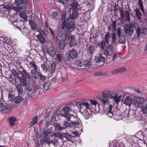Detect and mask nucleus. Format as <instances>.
Instances as JSON below:
<instances>
[{"label": "nucleus", "mask_w": 147, "mask_h": 147, "mask_svg": "<svg viewBox=\"0 0 147 147\" xmlns=\"http://www.w3.org/2000/svg\"><path fill=\"white\" fill-rule=\"evenodd\" d=\"M133 99L135 100L134 101H140L142 100H146V99H144L142 98H138L136 97H133Z\"/></svg>", "instance_id": "nucleus-58"}, {"label": "nucleus", "mask_w": 147, "mask_h": 147, "mask_svg": "<svg viewBox=\"0 0 147 147\" xmlns=\"http://www.w3.org/2000/svg\"><path fill=\"white\" fill-rule=\"evenodd\" d=\"M136 28V24L134 22H133L128 24H125L124 26V28H127L130 30L135 29Z\"/></svg>", "instance_id": "nucleus-19"}, {"label": "nucleus", "mask_w": 147, "mask_h": 147, "mask_svg": "<svg viewBox=\"0 0 147 147\" xmlns=\"http://www.w3.org/2000/svg\"><path fill=\"white\" fill-rule=\"evenodd\" d=\"M76 65L78 66L81 67L83 66V64L80 61H77Z\"/></svg>", "instance_id": "nucleus-61"}, {"label": "nucleus", "mask_w": 147, "mask_h": 147, "mask_svg": "<svg viewBox=\"0 0 147 147\" xmlns=\"http://www.w3.org/2000/svg\"><path fill=\"white\" fill-rule=\"evenodd\" d=\"M135 15L139 20H141L142 14L140 10L138 8H136L134 10Z\"/></svg>", "instance_id": "nucleus-27"}, {"label": "nucleus", "mask_w": 147, "mask_h": 147, "mask_svg": "<svg viewBox=\"0 0 147 147\" xmlns=\"http://www.w3.org/2000/svg\"><path fill=\"white\" fill-rule=\"evenodd\" d=\"M53 113L51 111L49 112V113L47 115V117L48 118L51 117L52 118L53 117Z\"/></svg>", "instance_id": "nucleus-63"}, {"label": "nucleus", "mask_w": 147, "mask_h": 147, "mask_svg": "<svg viewBox=\"0 0 147 147\" xmlns=\"http://www.w3.org/2000/svg\"><path fill=\"white\" fill-rule=\"evenodd\" d=\"M75 28V24L73 22H71L68 24L66 23L65 22H63L61 25V28L59 30L58 36L61 37L64 36L65 34L67 32L70 33L72 32Z\"/></svg>", "instance_id": "nucleus-1"}, {"label": "nucleus", "mask_w": 147, "mask_h": 147, "mask_svg": "<svg viewBox=\"0 0 147 147\" xmlns=\"http://www.w3.org/2000/svg\"><path fill=\"white\" fill-rule=\"evenodd\" d=\"M71 14V11L70 10L67 11L65 13H64L62 15V20H63L64 19L65 21L64 22H65L66 23L68 24L69 23H68L67 21L69 19Z\"/></svg>", "instance_id": "nucleus-15"}, {"label": "nucleus", "mask_w": 147, "mask_h": 147, "mask_svg": "<svg viewBox=\"0 0 147 147\" xmlns=\"http://www.w3.org/2000/svg\"><path fill=\"white\" fill-rule=\"evenodd\" d=\"M136 31L137 34V36L139 38L140 36V33H141L142 32V28L140 29V27H138Z\"/></svg>", "instance_id": "nucleus-53"}, {"label": "nucleus", "mask_w": 147, "mask_h": 147, "mask_svg": "<svg viewBox=\"0 0 147 147\" xmlns=\"http://www.w3.org/2000/svg\"><path fill=\"white\" fill-rule=\"evenodd\" d=\"M64 36L65 39L64 40H66L68 38L70 46L72 47L74 46L76 42L75 37L74 36H69V34L68 33H65Z\"/></svg>", "instance_id": "nucleus-8"}, {"label": "nucleus", "mask_w": 147, "mask_h": 147, "mask_svg": "<svg viewBox=\"0 0 147 147\" xmlns=\"http://www.w3.org/2000/svg\"><path fill=\"white\" fill-rule=\"evenodd\" d=\"M64 39H65V38H63L62 39V40H59L60 49L61 50H63L65 46V40H64Z\"/></svg>", "instance_id": "nucleus-31"}, {"label": "nucleus", "mask_w": 147, "mask_h": 147, "mask_svg": "<svg viewBox=\"0 0 147 147\" xmlns=\"http://www.w3.org/2000/svg\"><path fill=\"white\" fill-rule=\"evenodd\" d=\"M100 103L103 106V110L105 111V109L106 108L107 105H111L108 103V100L107 99H103L101 98L100 100Z\"/></svg>", "instance_id": "nucleus-18"}, {"label": "nucleus", "mask_w": 147, "mask_h": 147, "mask_svg": "<svg viewBox=\"0 0 147 147\" xmlns=\"http://www.w3.org/2000/svg\"><path fill=\"white\" fill-rule=\"evenodd\" d=\"M47 52L49 56L52 57H54L56 54V51L53 46H50L48 48Z\"/></svg>", "instance_id": "nucleus-17"}, {"label": "nucleus", "mask_w": 147, "mask_h": 147, "mask_svg": "<svg viewBox=\"0 0 147 147\" xmlns=\"http://www.w3.org/2000/svg\"><path fill=\"white\" fill-rule=\"evenodd\" d=\"M3 39L4 42L7 44L10 43L11 42L10 38L7 37H4L3 38Z\"/></svg>", "instance_id": "nucleus-49"}, {"label": "nucleus", "mask_w": 147, "mask_h": 147, "mask_svg": "<svg viewBox=\"0 0 147 147\" xmlns=\"http://www.w3.org/2000/svg\"><path fill=\"white\" fill-rule=\"evenodd\" d=\"M146 101V100H142L140 101H134V105L135 107L137 108H141V106L142 105V103L144 102H145Z\"/></svg>", "instance_id": "nucleus-28"}, {"label": "nucleus", "mask_w": 147, "mask_h": 147, "mask_svg": "<svg viewBox=\"0 0 147 147\" xmlns=\"http://www.w3.org/2000/svg\"><path fill=\"white\" fill-rule=\"evenodd\" d=\"M13 106L12 105L7 103L1 110V112L4 113H11L13 110Z\"/></svg>", "instance_id": "nucleus-10"}, {"label": "nucleus", "mask_w": 147, "mask_h": 147, "mask_svg": "<svg viewBox=\"0 0 147 147\" xmlns=\"http://www.w3.org/2000/svg\"><path fill=\"white\" fill-rule=\"evenodd\" d=\"M124 30L125 33L127 34L129 36L132 35L134 32V30H130L127 28H124Z\"/></svg>", "instance_id": "nucleus-33"}, {"label": "nucleus", "mask_w": 147, "mask_h": 147, "mask_svg": "<svg viewBox=\"0 0 147 147\" xmlns=\"http://www.w3.org/2000/svg\"><path fill=\"white\" fill-rule=\"evenodd\" d=\"M91 105H93L94 106V107L96 106V105H97V102L95 100H90Z\"/></svg>", "instance_id": "nucleus-62"}, {"label": "nucleus", "mask_w": 147, "mask_h": 147, "mask_svg": "<svg viewBox=\"0 0 147 147\" xmlns=\"http://www.w3.org/2000/svg\"><path fill=\"white\" fill-rule=\"evenodd\" d=\"M23 85L21 83L17 84L16 86V89L18 93L20 95H22L24 93Z\"/></svg>", "instance_id": "nucleus-20"}, {"label": "nucleus", "mask_w": 147, "mask_h": 147, "mask_svg": "<svg viewBox=\"0 0 147 147\" xmlns=\"http://www.w3.org/2000/svg\"><path fill=\"white\" fill-rule=\"evenodd\" d=\"M49 66L50 69V72H51L52 73H53L55 71L56 68L55 63L53 62H50L49 65Z\"/></svg>", "instance_id": "nucleus-29"}, {"label": "nucleus", "mask_w": 147, "mask_h": 147, "mask_svg": "<svg viewBox=\"0 0 147 147\" xmlns=\"http://www.w3.org/2000/svg\"><path fill=\"white\" fill-rule=\"evenodd\" d=\"M121 16L122 19H123L125 18V19L128 22H129L131 21L130 14L128 10H125L123 13V16Z\"/></svg>", "instance_id": "nucleus-16"}, {"label": "nucleus", "mask_w": 147, "mask_h": 147, "mask_svg": "<svg viewBox=\"0 0 147 147\" xmlns=\"http://www.w3.org/2000/svg\"><path fill=\"white\" fill-rule=\"evenodd\" d=\"M63 136L65 138L67 141H70L71 138L73 137V136L68 133H63Z\"/></svg>", "instance_id": "nucleus-38"}, {"label": "nucleus", "mask_w": 147, "mask_h": 147, "mask_svg": "<svg viewBox=\"0 0 147 147\" xmlns=\"http://www.w3.org/2000/svg\"><path fill=\"white\" fill-rule=\"evenodd\" d=\"M81 112L83 114L84 117L86 119H87L89 118L91 113L90 110L81 111Z\"/></svg>", "instance_id": "nucleus-25"}, {"label": "nucleus", "mask_w": 147, "mask_h": 147, "mask_svg": "<svg viewBox=\"0 0 147 147\" xmlns=\"http://www.w3.org/2000/svg\"><path fill=\"white\" fill-rule=\"evenodd\" d=\"M63 55L59 54L57 55V58L59 62H61L63 61Z\"/></svg>", "instance_id": "nucleus-50"}, {"label": "nucleus", "mask_w": 147, "mask_h": 147, "mask_svg": "<svg viewBox=\"0 0 147 147\" xmlns=\"http://www.w3.org/2000/svg\"><path fill=\"white\" fill-rule=\"evenodd\" d=\"M134 100L132 98L130 97H127L125 99L124 103L126 105L130 106L132 104Z\"/></svg>", "instance_id": "nucleus-23"}, {"label": "nucleus", "mask_w": 147, "mask_h": 147, "mask_svg": "<svg viewBox=\"0 0 147 147\" xmlns=\"http://www.w3.org/2000/svg\"><path fill=\"white\" fill-rule=\"evenodd\" d=\"M80 107V111L90 110L91 105L89 104L87 102H82L80 103L79 105Z\"/></svg>", "instance_id": "nucleus-11"}, {"label": "nucleus", "mask_w": 147, "mask_h": 147, "mask_svg": "<svg viewBox=\"0 0 147 147\" xmlns=\"http://www.w3.org/2000/svg\"><path fill=\"white\" fill-rule=\"evenodd\" d=\"M70 111V107L68 105L64 107L62 110V116L65 118L67 121H70L71 115L69 114Z\"/></svg>", "instance_id": "nucleus-7"}, {"label": "nucleus", "mask_w": 147, "mask_h": 147, "mask_svg": "<svg viewBox=\"0 0 147 147\" xmlns=\"http://www.w3.org/2000/svg\"><path fill=\"white\" fill-rule=\"evenodd\" d=\"M143 3V1L142 0H139V6L140 9L143 13H144L145 12V11L144 9Z\"/></svg>", "instance_id": "nucleus-43"}, {"label": "nucleus", "mask_w": 147, "mask_h": 147, "mask_svg": "<svg viewBox=\"0 0 147 147\" xmlns=\"http://www.w3.org/2000/svg\"><path fill=\"white\" fill-rule=\"evenodd\" d=\"M104 53L107 57V56H112L114 52V47L112 44L109 45L108 47H106L104 50Z\"/></svg>", "instance_id": "nucleus-9"}, {"label": "nucleus", "mask_w": 147, "mask_h": 147, "mask_svg": "<svg viewBox=\"0 0 147 147\" xmlns=\"http://www.w3.org/2000/svg\"><path fill=\"white\" fill-rule=\"evenodd\" d=\"M29 24L32 29L34 30L36 29V24L32 20H30L29 22Z\"/></svg>", "instance_id": "nucleus-37"}, {"label": "nucleus", "mask_w": 147, "mask_h": 147, "mask_svg": "<svg viewBox=\"0 0 147 147\" xmlns=\"http://www.w3.org/2000/svg\"><path fill=\"white\" fill-rule=\"evenodd\" d=\"M36 63L34 61H31L30 63V68L32 69L31 70L34 71L38 70V67L37 66Z\"/></svg>", "instance_id": "nucleus-24"}, {"label": "nucleus", "mask_w": 147, "mask_h": 147, "mask_svg": "<svg viewBox=\"0 0 147 147\" xmlns=\"http://www.w3.org/2000/svg\"><path fill=\"white\" fill-rule=\"evenodd\" d=\"M51 131L49 129L47 130H45L43 132L44 135L45 136H47L49 134H51Z\"/></svg>", "instance_id": "nucleus-56"}, {"label": "nucleus", "mask_w": 147, "mask_h": 147, "mask_svg": "<svg viewBox=\"0 0 147 147\" xmlns=\"http://www.w3.org/2000/svg\"><path fill=\"white\" fill-rule=\"evenodd\" d=\"M7 103L3 98H0V107L1 109L5 106Z\"/></svg>", "instance_id": "nucleus-47"}, {"label": "nucleus", "mask_w": 147, "mask_h": 147, "mask_svg": "<svg viewBox=\"0 0 147 147\" xmlns=\"http://www.w3.org/2000/svg\"><path fill=\"white\" fill-rule=\"evenodd\" d=\"M51 85V83L49 81L46 82L43 85L44 89L46 90H48L50 88Z\"/></svg>", "instance_id": "nucleus-42"}, {"label": "nucleus", "mask_w": 147, "mask_h": 147, "mask_svg": "<svg viewBox=\"0 0 147 147\" xmlns=\"http://www.w3.org/2000/svg\"><path fill=\"white\" fill-rule=\"evenodd\" d=\"M72 14L71 16V18L72 20H74L78 17L79 15V13L78 10H73Z\"/></svg>", "instance_id": "nucleus-35"}, {"label": "nucleus", "mask_w": 147, "mask_h": 147, "mask_svg": "<svg viewBox=\"0 0 147 147\" xmlns=\"http://www.w3.org/2000/svg\"><path fill=\"white\" fill-rule=\"evenodd\" d=\"M77 55L76 50L75 49H73L69 51V54L67 53L65 54V60L67 61L71 62L77 57Z\"/></svg>", "instance_id": "nucleus-5"}, {"label": "nucleus", "mask_w": 147, "mask_h": 147, "mask_svg": "<svg viewBox=\"0 0 147 147\" xmlns=\"http://www.w3.org/2000/svg\"><path fill=\"white\" fill-rule=\"evenodd\" d=\"M126 70V69L125 67H120L119 68L116 69L111 71L112 74H117L118 73H121L123 72Z\"/></svg>", "instance_id": "nucleus-21"}, {"label": "nucleus", "mask_w": 147, "mask_h": 147, "mask_svg": "<svg viewBox=\"0 0 147 147\" xmlns=\"http://www.w3.org/2000/svg\"><path fill=\"white\" fill-rule=\"evenodd\" d=\"M111 92L109 90H105L102 93L103 98H107L109 97L110 96H111Z\"/></svg>", "instance_id": "nucleus-34"}, {"label": "nucleus", "mask_w": 147, "mask_h": 147, "mask_svg": "<svg viewBox=\"0 0 147 147\" xmlns=\"http://www.w3.org/2000/svg\"><path fill=\"white\" fill-rule=\"evenodd\" d=\"M84 65L85 67H90L91 65L90 62L89 61L87 62L86 63H84Z\"/></svg>", "instance_id": "nucleus-64"}, {"label": "nucleus", "mask_w": 147, "mask_h": 147, "mask_svg": "<svg viewBox=\"0 0 147 147\" xmlns=\"http://www.w3.org/2000/svg\"><path fill=\"white\" fill-rule=\"evenodd\" d=\"M70 121L71 124L75 127L78 126L81 123V121L78 116L75 117L72 115Z\"/></svg>", "instance_id": "nucleus-12"}, {"label": "nucleus", "mask_w": 147, "mask_h": 147, "mask_svg": "<svg viewBox=\"0 0 147 147\" xmlns=\"http://www.w3.org/2000/svg\"><path fill=\"white\" fill-rule=\"evenodd\" d=\"M110 38V33L109 32H107L105 34L104 38L100 42L97 44V45L100 47L101 50H105L106 46L109 44Z\"/></svg>", "instance_id": "nucleus-4"}, {"label": "nucleus", "mask_w": 147, "mask_h": 147, "mask_svg": "<svg viewBox=\"0 0 147 147\" xmlns=\"http://www.w3.org/2000/svg\"><path fill=\"white\" fill-rule=\"evenodd\" d=\"M23 100V98L21 96H18L15 98L14 101L16 103H19L22 102Z\"/></svg>", "instance_id": "nucleus-39"}, {"label": "nucleus", "mask_w": 147, "mask_h": 147, "mask_svg": "<svg viewBox=\"0 0 147 147\" xmlns=\"http://www.w3.org/2000/svg\"><path fill=\"white\" fill-rule=\"evenodd\" d=\"M19 15L20 17L21 18H23V19L24 20H26L27 19V16L25 12L24 11H22L19 13Z\"/></svg>", "instance_id": "nucleus-45"}, {"label": "nucleus", "mask_w": 147, "mask_h": 147, "mask_svg": "<svg viewBox=\"0 0 147 147\" xmlns=\"http://www.w3.org/2000/svg\"><path fill=\"white\" fill-rule=\"evenodd\" d=\"M39 31L40 34L37 36V38L41 42L44 43L45 41V32L44 31H42L41 29L39 30Z\"/></svg>", "instance_id": "nucleus-14"}, {"label": "nucleus", "mask_w": 147, "mask_h": 147, "mask_svg": "<svg viewBox=\"0 0 147 147\" xmlns=\"http://www.w3.org/2000/svg\"><path fill=\"white\" fill-rule=\"evenodd\" d=\"M37 71L31 70V77L35 80L40 79L42 82L44 81L46 79V77L42 75L40 72Z\"/></svg>", "instance_id": "nucleus-6"}, {"label": "nucleus", "mask_w": 147, "mask_h": 147, "mask_svg": "<svg viewBox=\"0 0 147 147\" xmlns=\"http://www.w3.org/2000/svg\"><path fill=\"white\" fill-rule=\"evenodd\" d=\"M55 127L56 129L61 131L62 130L65 129V127H62L59 123H57L55 125Z\"/></svg>", "instance_id": "nucleus-44"}, {"label": "nucleus", "mask_w": 147, "mask_h": 147, "mask_svg": "<svg viewBox=\"0 0 147 147\" xmlns=\"http://www.w3.org/2000/svg\"><path fill=\"white\" fill-rule=\"evenodd\" d=\"M63 125L64 127H65V129L66 128L68 127H70V124L67 121H65L63 123Z\"/></svg>", "instance_id": "nucleus-55"}, {"label": "nucleus", "mask_w": 147, "mask_h": 147, "mask_svg": "<svg viewBox=\"0 0 147 147\" xmlns=\"http://www.w3.org/2000/svg\"><path fill=\"white\" fill-rule=\"evenodd\" d=\"M123 96L121 94H119L115 92H113L111 94L110 98L113 100L117 104L120 101L121 99H122Z\"/></svg>", "instance_id": "nucleus-13"}, {"label": "nucleus", "mask_w": 147, "mask_h": 147, "mask_svg": "<svg viewBox=\"0 0 147 147\" xmlns=\"http://www.w3.org/2000/svg\"><path fill=\"white\" fill-rule=\"evenodd\" d=\"M48 143L49 144H52L55 146L57 145L58 143V139L55 137L52 139H49L48 140Z\"/></svg>", "instance_id": "nucleus-22"}, {"label": "nucleus", "mask_w": 147, "mask_h": 147, "mask_svg": "<svg viewBox=\"0 0 147 147\" xmlns=\"http://www.w3.org/2000/svg\"><path fill=\"white\" fill-rule=\"evenodd\" d=\"M38 117L37 116L34 117L32 119V121L30 122V126H32L34 125L37 123V120Z\"/></svg>", "instance_id": "nucleus-41"}, {"label": "nucleus", "mask_w": 147, "mask_h": 147, "mask_svg": "<svg viewBox=\"0 0 147 147\" xmlns=\"http://www.w3.org/2000/svg\"><path fill=\"white\" fill-rule=\"evenodd\" d=\"M105 57L102 56V53L99 54V56L98 57L97 60L96 59V61L98 62H102L105 61Z\"/></svg>", "instance_id": "nucleus-36"}, {"label": "nucleus", "mask_w": 147, "mask_h": 147, "mask_svg": "<svg viewBox=\"0 0 147 147\" xmlns=\"http://www.w3.org/2000/svg\"><path fill=\"white\" fill-rule=\"evenodd\" d=\"M41 67L43 71L45 72L50 71V69L49 66V65H46L45 64H44L41 65Z\"/></svg>", "instance_id": "nucleus-32"}, {"label": "nucleus", "mask_w": 147, "mask_h": 147, "mask_svg": "<svg viewBox=\"0 0 147 147\" xmlns=\"http://www.w3.org/2000/svg\"><path fill=\"white\" fill-rule=\"evenodd\" d=\"M119 43L123 44L126 42V38L125 35L124 34L121 35V36L119 37Z\"/></svg>", "instance_id": "nucleus-30"}, {"label": "nucleus", "mask_w": 147, "mask_h": 147, "mask_svg": "<svg viewBox=\"0 0 147 147\" xmlns=\"http://www.w3.org/2000/svg\"><path fill=\"white\" fill-rule=\"evenodd\" d=\"M12 73L16 77H19V75L16 72V71L13 69L12 71Z\"/></svg>", "instance_id": "nucleus-59"}, {"label": "nucleus", "mask_w": 147, "mask_h": 147, "mask_svg": "<svg viewBox=\"0 0 147 147\" xmlns=\"http://www.w3.org/2000/svg\"><path fill=\"white\" fill-rule=\"evenodd\" d=\"M19 73L22 75L19 78V81L24 86L26 87L28 84V81L27 79H30L31 76L29 73L23 68L19 71Z\"/></svg>", "instance_id": "nucleus-3"}, {"label": "nucleus", "mask_w": 147, "mask_h": 147, "mask_svg": "<svg viewBox=\"0 0 147 147\" xmlns=\"http://www.w3.org/2000/svg\"><path fill=\"white\" fill-rule=\"evenodd\" d=\"M69 107H70V111L72 112H74L76 110V108L77 107L74 105H69Z\"/></svg>", "instance_id": "nucleus-52"}, {"label": "nucleus", "mask_w": 147, "mask_h": 147, "mask_svg": "<svg viewBox=\"0 0 147 147\" xmlns=\"http://www.w3.org/2000/svg\"><path fill=\"white\" fill-rule=\"evenodd\" d=\"M94 51V47L90 45L87 50V53L88 55H91Z\"/></svg>", "instance_id": "nucleus-40"}, {"label": "nucleus", "mask_w": 147, "mask_h": 147, "mask_svg": "<svg viewBox=\"0 0 147 147\" xmlns=\"http://www.w3.org/2000/svg\"><path fill=\"white\" fill-rule=\"evenodd\" d=\"M122 30L119 28H118L117 30V35L118 37L121 36Z\"/></svg>", "instance_id": "nucleus-60"}, {"label": "nucleus", "mask_w": 147, "mask_h": 147, "mask_svg": "<svg viewBox=\"0 0 147 147\" xmlns=\"http://www.w3.org/2000/svg\"><path fill=\"white\" fill-rule=\"evenodd\" d=\"M116 39L117 35L115 33H113L112 34L111 38L112 43L113 44H114L116 43Z\"/></svg>", "instance_id": "nucleus-46"}, {"label": "nucleus", "mask_w": 147, "mask_h": 147, "mask_svg": "<svg viewBox=\"0 0 147 147\" xmlns=\"http://www.w3.org/2000/svg\"><path fill=\"white\" fill-rule=\"evenodd\" d=\"M141 108L142 109V111L144 114L147 113V107L146 105L144 106H141Z\"/></svg>", "instance_id": "nucleus-51"}, {"label": "nucleus", "mask_w": 147, "mask_h": 147, "mask_svg": "<svg viewBox=\"0 0 147 147\" xmlns=\"http://www.w3.org/2000/svg\"><path fill=\"white\" fill-rule=\"evenodd\" d=\"M105 112L110 118L113 117L115 120H119L122 119L121 114L120 113L119 110H117L114 111L113 107L111 105L107 106L106 108L105 109Z\"/></svg>", "instance_id": "nucleus-2"}, {"label": "nucleus", "mask_w": 147, "mask_h": 147, "mask_svg": "<svg viewBox=\"0 0 147 147\" xmlns=\"http://www.w3.org/2000/svg\"><path fill=\"white\" fill-rule=\"evenodd\" d=\"M7 103L3 98H0V107L1 109L5 106Z\"/></svg>", "instance_id": "nucleus-48"}, {"label": "nucleus", "mask_w": 147, "mask_h": 147, "mask_svg": "<svg viewBox=\"0 0 147 147\" xmlns=\"http://www.w3.org/2000/svg\"><path fill=\"white\" fill-rule=\"evenodd\" d=\"M141 33H142L144 35H147V29L145 28H142Z\"/></svg>", "instance_id": "nucleus-57"}, {"label": "nucleus", "mask_w": 147, "mask_h": 147, "mask_svg": "<svg viewBox=\"0 0 147 147\" xmlns=\"http://www.w3.org/2000/svg\"><path fill=\"white\" fill-rule=\"evenodd\" d=\"M17 121L16 118L13 117H11L9 118L8 119V122L11 126H13L15 124V122Z\"/></svg>", "instance_id": "nucleus-26"}, {"label": "nucleus", "mask_w": 147, "mask_h": 147, "mask_svg": "<svg viewBox=\"0 0 147 147\" xmlns=\"http://www.w3.org/2000/svg\"><path fill=\"white\" fill-rule=\"evenodd\" d=\"M23 2V0H15V3L17 5H21Z\"/></svg>", "instance_id": "nucleus-54"}]
</instances>
